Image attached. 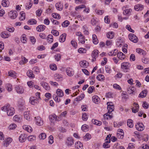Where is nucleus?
I'll return each mask as SVG.
<instances>
[{"instance_id":"nucleus-1","label":"nucleus","mask_w":149,"mask_h":149,"mask_svg":"<svg viewBox=\"0 0 149 149\" xmlns=\"http://www.w3.org/2000/svg\"><path fill=\"white\" fill-rule=\"evenodd\" d=\"M121 66L122 70L126 72L129 70L130 65L128 62H124L121 64Z\"/></svg>"},{"instance_id":"nucleus-2","label":"nucleus","mask_w":149,"mask_h":149,"mask_svg":"<svg viewBox=\"0 0 149 149\" xmlns=\"http://www.w3.org/2000/svg\"><path fill=\"white\" fill-rule=\"evenodd\" d=\"M128 37L130 40L134 43H136L138 41L137 37L133 34H130L129 35Z\"/></svg>"},{"instance_id":"nucleus-3","label":"nucleus","mask_w":149,"mask_h":149,"mask_svg":"<svg viewBox=\"0 0 149 149\" xmlns=\"http://www.w3.org/2000/svg\"><path fill=\"white\" fill-rule=\"evenodd\" d=\"M8 106V110L7 112V114L8 116H12L15 113L14 109L13 108L10 107V105Z\"/></svg>"},{"instance_id":"nucleus-4","label":"nucleus","mask_w":149,"mask_h":149,"mask_svg":"<svg viewBox=\"0 0 149 149\" xmlns=\"http://www.w3.org/2000/svg\"><path fill=\"white\" fill-rule=\"evenodd\" d=\"M35 120L37 125L40 126L42 125L43 124V121L39 116L35 117Z\"/></svg>"},{"instance_id":"nucleus-5","label":"nucleus","mask_w":149,"mask_h":149,"mask_svg":"<svg viewBox=\"0 0 149 149\" xmlns=\"http://www.w3.org/2000/svg\"><path fill=\"white\" fill-rule=\"evenodd\" d=\"M29 102L31 104L36 105L39 102L38 99L36 98V97H31L30 98Z\"/></svg>"},{"instance_id":"nucleus-6","label":"nucleus","mask_w":149,"mask_h":149,"mask_svg":"<svg viewBox=\"0 0 149 149\" xmlns=\"http://www.w3.org/2000/svg\"><path fill=\"white\" fill-rule=\"evenodd\" d=\"M17 12L15 10L11 11L9 14V16L12 19H15L17 17Z\"/></svg>"},{"instance_id":"nucleus-7","label":"nucleus","mask_w":149,"mask_h":149,"mask_svg":"<svg viewBox=\"0 0 149 149\" xmlns=\"http://www.w3.org/2000/svg\"><path fill=\"white\" fill-rule=\"evenodd\" d=\"M49 119L50 121L52 123H54V120L56 121H59L60 119H59V118L58 117V119L56 117V116L55 114L53 115H50L49 116Z\"/></svg>"},{"instance_id":"nucleus-8","label":"nucleus","mask_w":149,"mask_h":149,"mask_svg":"<svg viewBox=\"0 0 149 149\" xmlns=\"http://www.w3.org/2000/svg\"><path fill=\"white\" fill-rule=\"evenodd\" d=\"M136 127L139 131H142L144 129V126L142 123H138L136 125Z\"/></svg>"},{"instance_id":"nucleus-9","label":"nucleus","mask_w":149,"mask_h":149,"mask_svg":"<svg viewBox=\"0 0 149 149\" xmlns=\"http://www.w3.org/2000/svg\"><path fill=\"white\" fill-rule=\"evenodd\" d=\"M67 75L71 77L74 74V71L73 70L70 68H67L66 70Z\"/></svg>"},{"instance_id":"nucleus-10","label":"nucleus","mask_w":149,"mask_h":149,"mask_svg":"<svg viewBox=\"0 0 149 149\" xmlns=\"http://www.w3.org/2000/svg\"><path fill=\"white\" fill-rule=\"evenodd\" d=\"M80 66L83 68H86L89 65L88 62L85 60L81 61L79 62Z\"/></svg>"},{"instance_id":"nucleus-11","label":"nucleus","mask_w":149,"mask_h":149,"mask_svg":"<svg viewBox=\"0 0 149 149\" xmlns=\"http://www.w3.org/2000/svg\"><path fill=\"white\" fill-rule=\"evenodd\" d=\"M15 89L17 92L19 93L22 94L24 92V89L21 86H17L15 87Z\"/></svg>"},{"instance_id":"nucleus-12","label":"nucleus","mask_w":149,"mask_h":149,"mask_svg":"<svg viewBox=\"0 0 149 149\" xmlns=\"http://www.w3.org/2000/svg\"><path fill=\"white\" fill-rule=\"evenodd\" d=\"M74 140L71 137H68L67 139L66 143L67 146H71L74 144Z\"/></svg>"},{"instance_id":"nucleus-13","label":"nucleus","mask_w":149,"mask_h":149,"mask_svg":"<svg viewBox=\"0 0 149 149\" xmlns=\"http://www.w3.org/2000/svg\"><path fill=\"white\" fill-rule=\"evenodd\" d=\"M134 8L136 11H141L144 8V6L141 4H138L134 6Z\"/></svg>"},{"instance_id":"nucleus-14","label":"nucleus","mask_w":149,"mask_h":149,"mask_svg":"<svg viewBox=\"0 0 149 149\" xmlns=\"http://www.w3.org/2000/svg\"><path fill=\"white\" fill-rule=\"evenodd\" d=\"M46 26L44 25H40L36 28L37 31L38 32L43 31L45 29Z\"/></svg>"},{"instance_id":"nucleus-15","label":"nucleus","mask_w":149,"mask_h":149,"mask_svg":"<svg viewBox=\"0 0 149 149\" xmlns=\"http://www.w3.org/2000/svg\"><path fill=\"white\" fill-rule=\"evenodd\" d=\"M40 84L46 90L49 91L50 89L49 86L47 83L44 81H42L40 83Z\"/></svg>"},{"instance_id":"nucleus-16","label":"nucleus","mask_w":149,"mask_h":149,"mask_svg":"<svg viewBox=\"0 0 149 149\" xmlns=\"http://www.w3.org/2000/svg\"><path fill=\"white\" fill-rule=\"evenodd\" d=\"M75 146V148L77 149H82L83 148V145L80 141L76 142Z\"/></svg>"},{"instance_id":"nucleus-17","label":"nucleus","mask_w":149,"mask_h":149,"mask_svg":"<svg viewBox=\"0 0 149 149\" xmlns=\"http://www.w3.org/2000/svg\"><path fill=\"white\" fill-rule=\"evenodd\" d=\"M135 88L133 87L132 88L129 87L127 88V90L128 93L130 94H132L134 95Z\"/></svg>"},{"instance_id":"nucleus-18","label":"nucleus","mask_w":149,"mask_h":149,"mask_svg":"<svg viewBox=\"0 0 149 149\" xmlns=\"http://www.w3.org/2000/svg\"><path fill=\"white\" fill-rule=\"evenodd\" d=\"M117 57L120 59L123 60L125 58V56L122 52H119L118 53Z\"/></svg>"},{"instance_id":"nucleus-19","label":"nucleus","mask_w":149,"mask_h":149,"mask_svg":"<svg viewBox=\"0 0 149 149\" xmlns=\"http://www.w3.org/2000/svg\"><path fill=\"white\" fill-rule=\"evenodd\" d=\"M24 134H22L20 135L19 138V141L21 142H23L26 140V137Z\"/></svg>"},{"instance_id":"nucleus-20","label":"nucleus","mask_w":149,"mask_h":149,"mask_svg":"<svg viewBox=\"0 0 149 149\" xmlns=\"http://www.w3.org/2000/svg\"><path fill=\"white\" fill-rule=\"evenodd\" d=\"M23 128L24 129L29 132H31L32 131V128L29 126L24 125L23 126Z\"/></svg>"},{"instance_id":"nucleus-21","label":"nucleus","mask_w":149,"mask_h":149,"mask_svg":"<svg viewBox=\"0 0 149 149\" xmlns=\"http://www.w3.org/2000/svg\"><path fill=\"white\" fill-rule=\"evenodd\" d=\"M66 34L64 33L61 35L60 37L59 40L61 42H63L65 40Z\"/></svg>"},{"instance_id":"nucleus-22","label":"nucleus","mask_w":149,"mask_h":149,"mask_svg":"<svg viewBox=\"0 0 149 149\" xmlns=\"http://www.w3.org/2000/svg\"><path fill=\"white\" fill-rule=\"evenodd\" d=\"M136 51L137 53L139 54H142L143 56H145L146 54V52L140 48L136 49Z\"/></svg>"},{"instance_id":"nucleus-23","label":"nucleus","mask_w":149,"mask_h":149,"mask_svg":"<svg viewBox=\"0 0 149 149\" xmlns=\"http://www.w3.org/2000/svg\"><path fill=\"white\" fill-rule=\"evenodd\" d=\"M55 6L56 9L58 10H62L63 9V6L60 2L56 3Z\"/></svg>"},{"instance_id":"nucleus-24","label":"nucleus","mask_w":149,"mask_h":149,"mask_svg":"<svg viewBox=\"0 0 149 149\" xmlns=\"http://www.w3.org/2000/svg\"><path fill=\"white\" fill-rule=\"evenodd\" d=\"M92 99L93 102L96 104H98L100 100V98L97 95L93 96Z\"/></svg>"},{"instance_id":"nucleus-25","label":"nucleus","mask_w":149,"mask_h":149,"mask_svg":"<svg viewBox=\"0 0 149 149\" xmlns=\"http://www.w3.org/2000/svg\"><path fill=\"white\" fill-rule=\"evenodd\" d=\"M56 93L57 95L60 97H62L63 96V93L61 89H58L56 91Z\"/></svg>"},{"instance_id":"nucleus-26","label":"nucleus","mask_w":149,"mask_h":149,"mask_svg":"<svg viewBox=\"0 0 149 149\" xmlns=\"http://www.w3.org/2000/svg\"><path fill=\"white\" fill-rule=\"evenodd\" d=\"M91 56L92 57L97 58L98 56V51L94 50L92 52Z\"/></svg>"},{"instance_id":"nucleus-27","label":"nucleus","mask_w":149,"mask_h":149,"mask_svg":"<svg viewBox=\"0 0 149 149\" xmlns=\"http://www.w3.org/2000/svg\"><path fill=\"white\" fill-rule=\"evenodd\" d=\"M24 118L27 120H29L31 116L29 113V111H25L24 113Z\"/></svg>"},{"instance_id":"nucleus-28","label":"nucleus","mask_w":149,"mask_h":149,"mask_svg":"<svg viewBox=\"0 0 149 149\" xmlns=\"http://www.w3.org/2000/svg\"><path fill=\"white\" fill-rule=\"evenodd\" d=\"M9 2L8 0H2L1 2V5L2 6L4 7L8 6Z\"/></svg>"},{"instance_id":"nucleus-29","label":"nucleus","mask_w":149,"mask_h":149,"mask_svg":"<svg viewBox=\"0 0 149 149\" xmlns=\"http://www.w3.org/2000/svg\"><path fill=\"white\" fill-rule=\"evenodd\" d=\"M107 36L108 38L112 39L114 36V33L112 31L109 32L107 33Z\"/></svg>"},{"instance_id":"nucleus-30","label":"nucleus","mask_w":149,"mask_h":149,"mask_svg":"<svg viewBox=\"0 0 149 149\" xmlns=\"http://www.w3.org/2000/svg\"><path fill=\"white\" fill-rule=\"evenodd\" d=\"M147 91L146 90H144L141 92L139 95V97H145L147 94Z\"/></svg>"},{"instance_id":"nucleus-31","label":"nucleus","mask_w":149,"mask_h":149,"mask_svg":"<svg viewBox=\"0 0 149 149\" xmlns=\"http://www.w3.org/2000/svg\"><path fill=\"white\" fill-rule=\"evenodd\" d=\"M8 75L14 78L16 77V73L13 71H10L8 72Z\"/></svg>"},{"instance_id":"nucleus-32","label":"nucleus","mask_w":149,"mask_h":149,"mask_svg":"<svg viewBox=\"0 0 149 149\" xmlns=\"http://www.w3.org/2000/svg\"><path fill=\"white\" fill-rule=\"evenodd\" d=\"M93 42L95 45L97 44L98 42V41L97 38V36L95 34H93Z\"/></svg>"},{"instance_id":"nucleus-33","label":"nucleus","mask_w":149,"mask_h":149,"mask_svg":"<svg viewBox=\"0 0 149 149\" xmlns=\"http://www.w3.org/2000/svg\"><path fill=\"white\" fill-rule=\"evenodd\" d=\"M47 40L49 43H51L53 41V36L51 34L49 35L47 37Z\"/></svg>"},{"instance_id":"nucleus-34","label":"nucleus","mask_w":149,"mask_h":149,"mask_svg":"<svg viewBox=\"0 0 149 149\" xmlns=\"http://www.w3.org/2000/svg\"><path fill=\"white\" fill-rule=\"evenodd\" d=\"M133 121L131 119H129L127 121V125L130 128H132L133 126Z\"/></svg>"},{"instance_id":"nucleus-35","label":"nucleus","mask_w":149,"mask_h":149,"mask_svg":"<svg viewBox=\"0 0 149 149\" xmlns=\"http://www.w3.org/2000/svg\"><path fill=\"white\" fill-rule=\"evenodd\" d=\"M110 114L109 113H108V112L105 114L104 116V118L107 120L109 118H111L113 117V116L112 115H110Z\"/></svg>"},{"instance_id":"nucleus-36","label":"nucleus","mask_w":149,"mask_h":149,"mask_svg":"<svg viewBox=\"0 0 149 149\" xmlns=\"http://www.w3.org/2000/svg\"><path fill=\"white\" fill-rule=\"evenodd\" d=\"M55 78L56 80L58 81H60L62 79V77L61 74H56L55 75Z\"/></svg>"},{"instance_id":"nucleus-37","label":"nucleus","mask_w":149,"mask_h":149,"mask_svg":"<svg viewBox=\"0 0 149 149\" xmlns=\"http://www.w3.org/2000/svg\"><path fill=\"white\" fill-rule=\"evenodd\" d=\"M26 74L29 77L33 78L34 77V75L32 71L31 70H28Z\"/></svg>"},{"instance_id":"nucleus-38","label":"nucleus","mask_w":149,"mask_h":149,"mask_svg":"<svg viewBox=\"0 0 149 149\" xmlns=\"http://www.w3.org/2000/svg\"><path fill=\"white\" fill-rule=\"evenodd\" d=\"M11 141L12 140L11 138H8L6 140L4 141V143L3 144L4 146L7 147L11 143Z\"/></svg>"},{"instance_id":"nucleus-39","label":"nucleus","mask_w":149,"mask_h":149,"mask_svg":"<svg viewBox=\"0 0 149 149\" xmlns=\"http://www.w3.org/2000/svg\"><path fill=\"white\" fill-rule=\"evenodd\" d=\"M92 122L93 124L95 125L100 126L102 124V122L93 119L92 120Z\"/></svg>"},{"instance_id":"nucleus-40","label":"nucleus","mask_w":149,"mask_h":149,"mask_svg":"<svg viewBox=\"0 0 149 149\" xmlns=\"http://www.w3.org/2000/svg\"><path fill=\"white\" fill-rule=\"evenodd\" d=\"M78 40L79 42L82 44H84L85 42V37L84 36L79 37Z\"/></svg>"},{"instance_id":"nucleus-41","label":"nucleus","mask_w":149,"mask_h":149,"mask_svg":"<svg viewBox=\"0 0 149 149\" xmlns=\"http://www.w3.org/2000/svg\"><path fill=\"white\" fill-rule=\"evenodd\" d=\"M1 35L2 38H8L10 36V35L6 33L5 32L1 33Z\"/></svg>"},{"instance_id":"nucleus-42","label":"nucleus","mask_w":149,"mask_h":149,"mask_svg":"<svg viewBox=\"0 0 149 149\" xmlns=\"http://www.w3.org/2000/svg\"><path fill=\"white\" fill-rule=\"evenodd\" d=\"M14 120L17 122H20L22 121V119L17 115L15 116L13 118Z\"/></svg>"},{"instance_id":"nucleus-43","label":"nucleus","mask_w":149,"mask_h":149,"mask_svg":"<svg viewBox=\"0 0 149 149\" xmlns=\"http://www.w3.org/2000/svg\"><path fill=\"white\" fill-rule=\"evenodd\" d=\"M21 17H19V19L20 20H24L25 18V14L23 11L21 12L20 13Z\"/></svg>"},{"instance_id":"nucleus-44","label":"nucleus","mask_w":149,"mask_h":149,"mask_svg":"<svg viewBox=\"0 0 149 149\" xmlns=\"http://www.w3.org/2000/svg\"><path fill=\"white\" fill-rule=\"evenodd\" d=\"M110 142V141H106L105 142L103 143V146L104 148H108L110 147V145L108 144Z\"/></svg>"},{"instance_id":"nucleus-45","label":"nucleus","mask_w":149,"mask_h":149,"mask_svg":"<svg viewBox=\"0 0 149 149\" xmlns=\"http://www.w3.org/2000/svg\"><path fill=\"white\" fill-rule=\"evenodd\" d=\"M114 105H111V106H107V109L108 110V113H111L114 110Z\"/></svg>"},{"instance_id":"nucleus-46","label":"nucleus","mask_w":149,"mask_h":149,"mask_svg":"<svg viewBox=\"0 0 149 149\" xmlns=\"http://www.w3.org/2000/svg\"><path fill=\"white\" fill-rule=\"evenodd\" d=\"M104 76L102 74H99L97 75L96 77L97 79L99 81L104 80Z\"/></svg>"},{"instance_id":"nucleus-47","label":"nucleus","mask_w":149,"mask_h":149,"mask_svg":"<svg viewBox=\"0 0 149 149\" xmlns=\"http://www.w3.org/2000/svg\"><path fill=\"white\" fill-rule=\"evenodd\" d=\"M52 16L54 18L59 19L61 18L60 15L56 13H53L52 14Z\"/></svg>"},{"instance_id":"nucleus-48","label":"nucleus","mask_w":149,"mask_h":149,"mask_svg":"<svg viewBox=\"0 0 149 149\" xmlns=\"http://www.w3.org/2000/svg\"><path fill=\"white\" fill-rule=\"evenodd\" d=\"M84 138L85 140L88 141L91 138V136L89 133H87L84 136Z\"/></svg>"},{"instance_id":"nucleus-49","label":"nucleus","mask_w":149,"mask_h":149,"mask_svg":"<svg viewBox=\"0 0 149 149\" xmlns=\"http://www.w3.org/2000/svg\"><path fill=\"white\" fill-rule=\"evenodd\" d=\"M25 34L22 35V38H21V41L23 43H25L26 42L27 38Z\"/></svg>"},{"instance_id":"nucleus-50","label":"nucleus","mask_w":149,"mask_h":149,"mask_svg":"<svg viewBox=\"0 0 149 149\" xmlns=\"http://www.w3.org/2000/svg\"><path fill=\"white\" fill-rule=\"evenodd\" d=\"M46 137V135L45 133H42L39 135V138L42 139H44Z\"/></svg>"},{"instance_id":"nucleus-51","label":"nucleus","mask_w":149,"mask_h":149,"mask_svg":"<svg viewBox=\"0 0 149 149\" xmlns=\"http://www.w3.org/2000/svg\"><path fill=\"white\" fill-rule=\"evenodd\" d=\"M54 138L52 135H50L49 137V141L48 143L50 144H52L54 143Z\"/></svg>"},{"instance_id":"nucleus-52","label":"nucleus","mask_w":149,"mask_h":149,"mask_svg":"<svg viewBox=\"0 0 149 149\" xmlns=\"http://www.w3.org/2000/svg\"><path fill=\"white\" fill-rule=\"evenodd\" d=\"M69 24V22L68 21L65 20L62 23V26L63 27H66L68 26Z\"/></svg>"},{"instance_id":"nucleus-53","label":"nucleus","mask_w":149,"mask_h":149,"mask_svg":"<svg viewBox=\"0 0 149 149\" xmlns=\"http://www.w3.org/2000/svg\"><path fill=\"white\" fill-rule=\"evenodd\" d=\"M132 11V10L131 9H126L124 10L123 14L124 15H129L130 13Z\"/></svg>"},{"instance_id":"nucleus-54","label":"nucleus","mask_w":149,"mask_h":149,"mask_svg":"<svg viewBox=\"0 0 149 149\" xmlns=\"http://www.w3.org/2000/svg\"><path fill=\"white\" fill-rule=\"evenodd\" d=\"M28 22L30 24H36L37 23L36 21L34 19H32L29 20Z\"/></svg>"},{"instance_id":"nucleus-55","label":"nucleus","mask_w":149,"mask_h":149,"mask_svg":"<svg viewBox=\"0 0 149 149\" xmlns=\"http://www.w3.org/2000/svg\"><path fill=\"white\" fill-rule=\"evenodd\" d=\"M78 52L80 53H86V50L84 48H80L78 49Z\"/></svg>"},{"instance_id":"nucleus-56","label":"nucleus","mask_w":149,"mask_h":149,"mask_svg":"<svg viewBox=\"0 0 149 149\" xmlns=\"http://www.w3.org/2000/svg\"><path fill=\"white\" fill-rule=\"evenodd\" d=\"M142 61L143 63L147 64L149 62V59L148 58L144 57L142 59Z\"/></svg>"},{"instance_id":"nucleus-57","label":"nucleus","mask_w":149,"mask_h":149,"mask_svg":"<svg viewBox=\"0 0 149 149\" xmlns=\"http://www.w3.org/2000/svg\"><path fill=\"white\" fill-rule=\"evenodd\" d=\"M17 125L15 124H12L10 125L8 127V128L10 130H13L16 127Z\"/></svg>"},{"instance_id":"nucleus-58","label":"nucleus","mask_w":149,"mask_h":149,"mask_svg":"<svg viewBox=\"0 0 149 149\" xmlns=\"http://www.w3.org/2000/svg\"><path fill=\"white\" fill-rule=\"evenodd\" d=\"M61 56L60 54H56L54 56V58L57 61H59L61 59Z\"/></svg>"},{"instance_id":"nucleus-59","label":"nucleus","mask_w":149,"mask_h":149,"mask_svg":"<svg viewBox=\"0 0 149 149\" xmlns=\"http://www.w3.org/2000/svg\"><path fill=\"white\" fill-rule=\"evenodd\" d=\"M51 33L55 36H57L59 35V32L56 30H52Z\"/></svg>"},{"instance_id":"nucleus-60","label":"nucleus","mask_w":149,"mask_h":149,"mask_svg":"<svg viewBox=\"0 0 149 149\" xmlns=\"http://www.w3.org/2000/svg\"><path fill=\"white\" fill-rule=\"evenodd\" d=\"M53 97L54 100L56 102H59L60 101V99H59L58 96H56V95H53Z\"/></svg>"},{"instance_id":"nucleus-61","label":"nucleus","mask_w":149,"mask_h":149,"mask_svg":"<svg viewBox=\"0 0 149 149\" xmlns=\"http://www.w3.org/2000/svg\"><path fill=\"white\" fill-rule=\"evenodd\" d=\"M28 140L29 141H32L36 139V137L33 136H30L28 138Z\"/></svg>"},{"instance_id":"nucleus-62","label":"nucleus","mask_w":149,"mask_h":149,"mask_svg":"<svg viewBox=\"0 0 149 149\" xmlns=\"http://www.w3.org/2000/svg\"><path fill=\"white\" fill-rule=\"evenodd\" d=\"M95 89V88L94 86L90 87L88 90V92L89 93H91L93 92V90Z\"/></svg>"},{"instance_id":"nucleus-63","label":"nucleus","mask_w":149,"mask_h":149,"mask_svg":"<svg viewBox=\"0 0 149 149\" xmlns=\"http://www.w3.org/2000/svg\"><path fill=\"white\" fill-rule=\"evenodd\" d=\"M82 119L83 120L86 121L88 119V117L87 116V115L86 113H83L82 115Z\"/></svg>"},{"instance_id":"nucleus-64","label":"nucleus","mask_w":149,"mask_h":149,"mask_svg":"<svg viewBox=\"0 0 149 149\" xmlns=\"http://www.w3.org/2000/svg\"><path fill=\"white\" fill-rule=\"evenodd\" d=\"M39 36L42 39H46L47 38V37L45 34L41 33L39 34Z\"/></svg>"}]
</instances>
